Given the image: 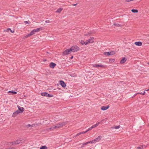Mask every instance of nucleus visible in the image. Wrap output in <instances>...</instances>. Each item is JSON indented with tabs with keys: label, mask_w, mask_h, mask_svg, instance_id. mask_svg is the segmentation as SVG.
Masks as SVG:
<instances>
[{
	"label": "nucleus",
	"mask_w": 149,
	"mask_h": 149,
	"mask_svg": "<svg viewBox=\"0 0 149 149\" xmlns=\"http://www.w3.org/2000/svg\"><path fill=\"white\" fill-rule=\"evenodd\" d=\"M134 44L138 46H141L142 45V43L141 42H136L134 43Z\"/></svg>",
	"instance_id": "14"
},
{
	"label": "nucleus",
	"mask_w": 149,
	"mask_h": 149,
	"mask_svg": "<svg viewBox=\"0 0 149 149\" xmlns=\"http://www.w3.org/2000/svg\"><path fill=\"white\" fill-rule=\"evenodd\" d=\"M52 96H53L52 95H50L49 94H48L47 93V97H52Z\"/></svg>",
	"instance_id": "34"
},
{
	"label": "nucleus",
	"mask_w": 149,
	"mask_h": 149,
	"mask_svg": "<svg viewBox=\"0 0 149 149\" xmlns=\"http://www.w3.org/2000/svg\"><path fill=\"white\" fill-rule=\"evenodd\" d=\"M93 67H96L98 68L99 67H100L101 68H105L106 67V66L105 65H102L101 64H96L94 65H93Z\"/></svg>",
	"instance_id": "6"
},
{
	"label": "nucleus",
	"mask_w": 149,
	"mask_h": 149,
	"mask_svg": "<svg viewBox=\"0 0 149 149\" xmlns=\"http://www.w3.org/2000/svg\"><path fill=\"white\" fill-rule=\"evenodd\" d=\"M145 91H149V88L148 89V90H145Z\"/></svg>",
	"instance_id": "45"
},
{
	"label": "nucleus",
	"mask_w": 149,
	"mask_h": 149,
	"mask_svg": "<svg viewBox=\"0 0 149 149\" xmlns=\"http://www.w3.org/2000/svg\"><path fill=\"white\" fill-rule=\"evenodd\" d=\"M86 133V132L85 131L83 132H80L78 133L76 135V136H79L80 134H84Z\"/></svg>",
	"instance_id": "18"
},
{
	"label": "nucleus",
	"mask_w": 149,
	"mask_h": 149,
	"mask_svg": "<svg viewBox=\"0 0 149 149\" xmlns=\"http://www.w3.org/2000/svg\"><path fill=\"white\" fill-rule=\"evenodd\" d=\"M24 23H25V24H30L31 22H29L27 21H25L24 22Z\"/></svg>",
	"instance_id": "25"
},
{
	"label": "nucleus",
	"mask_w": 149,
	"mask_h": 149,
	"mask_svg": "<svg viewBox=\"0 0 149 149\" xmlns=\"http://www.w3.org/2000/svg\"><path fill=\"white\" fill-rule=\"evenodd\" d=\"M92 128H91V127H90V128H89L88 130H87L86 131V133L87 132H88V131H89V130H91L92 129Z\"/></svg>",
	"instance_id": "33"
},
{
	"label": "nucleus",
	"mask_w": 149,
	"mask_h": 149,
	"mask_svg": "<svg viewBox=\"0 0 149 149\" xmlns=\"http://www.w3.org/2000/svg\"><path fill=\"white\" fill-rule=\"evenodd\" d=\"M73 58V56H72L71 57V59H72V58Z\"/></svg>",
	"instance_id": "47"
},
{
	"label": "nucleus",
	"mask_w": 149,
	"mask_h": 149,
	"mask_svg": "<svg viewBox=\"0 0 149 149\" xmlns=\"http://www.w3.org/2000/svg\"><path fill=\"white\" fill-rule=\"evenodd\" d=\"M101 139V136H98L97 138L94 139L95 141V142H98L100 141Z\"/></svg>",
	"instance_id": "15"
},
{
	"label": "nucleus",
	"mask_w": 149,
	"mask_h": 149,
	"mask_svg": "<svg viewBox=\"0 0 149 149\" xmlns=\"http://www.w3.org/2000/svg\"><path fill=\"white\" fill-rule=\"evenodd\" d=\"M89 143H95V141L94 140H93L92 141H88Z\"/></svg>",
	"instance_id": "29"
},
{
	"label": "nucleus",
	"mask_w": 149,
	"mask_h": 149,
	"mask_svg": "<svg viewBox=\"0 0 149 149\" xmlns=\"http://www.w3.org/2000/svg\"><path fill=\"white\" fill-rule=\"evenodd\" d=\"M27 126L28 127H32V126L31 125L29 124L27 125Z\"/></svg>",
	"instance_id": "42"
},
{
	"label": "nucleus",
	"mask_w": 149,
	"mask_h": 149,
	"mask_svg": "<svg viewBox=\"0 0 149 149\" xmlns=\"http://www.w3.org/2000/svg\"><path fill=\"white\" fill-rule=\"evenodd\" d=\"M109 107V105L107 106L106 107L105 106H102L101 107V109L102 110H105L107 109H108Z\"/></svg>",
	"instance_id": "11"
},
{
	"label": "nucleus",
	"mask_w": 149,
	"mask_h": 149,
	"mask_svg": "<svg viewBox=\"0 0 149 149\" xmlns=\"http://www.w3.org/2000/svg\"><path fill=\"white\" fill-rule=\"evenodd\" d=\"M131 11L132 12L134 13H137L138 12V10L136 9H132V10Z\"/></svg>",
	"instance_id": "23"
},
{
	"label": "nucleus",
	"mask_w": 149,
	"mask_h": 149,
	"mask_svg": "<svg viewBox=\"0 0 149 149\" xmlns=\"http://www.w3.org/2000/svg\"><path fill=\"white\" fill-rule=\"evenodd\" d=\"M72 52H77L79 50V48L77 46H73L70 48Z\"/></svg>",
	"instance_id": "4"
},
{
	"label": "nucleus",
	"mask_w": 149,
	"mask_h": 149,
	"mask_svg": "<svg viewBox=\"0 0 149 149\" xmlns=\"http://www.w3.org/2000/svg\"><path fill=\"white\" fill-rule=\"evenodd\" d=\"M148 64H149V63H148Z\"/></svg>",
	"instance_id": "49"
},
{
	"label": "nucleus",
	"mask_w": 149,
	"mask_h": 149,
	"mask_svg": "<svg viewBox=\"0 0 149 149\" xmlns=\"http://www.w3.org/2000/svg\"><path fill=\"white\" fill-rule=\"evenodd\" d=\"M5 149H14V148H6Z\"/></svg>",
	"instance_id": "41"
},
{
	"label": "nucleus",
	"mask_w": 149,
	"mask_h": 149,
	"mask_svg": "<svg viewBox=\"0 0 149 149\" xmlns=\"http://www.w3.org/2000/svg\"><path fill=\"white\" fill-rule=\"evenodd\" d=\"M62 9H63L62 8H59L57 10V11H56V12L60 13L61 12Z\"/></svg>",
	"instance_id": "22"
},
{
	"label": "nucleus",
	"mask_w": 149,
	"mask_h": 149,
	"mask_svg": "<svg viewBox=\"0 0 149 149\" xmlns=\"http://www.w3.org/2000/svg\"><path fill=\"white\" fill-rule=\"evenodd\" d=\"M40 149H47V148L46 146H43L41 147Z\"/></svg>",
	"instance_id": "21"
},
{
	"label": "nucleus",
	"mask_w": 149,
	"mask_h": 149,
	"mask_svg": "<svg viewBox=\"0 0 149 149\" xmlns=\"http://www.w3.org/2000/svg\"><path fill=\"white\" fill-rule=\"evenodd\" d=\"M120 127V125H118L114 127V128L116 129H118Z\"/></svg>",
	"instance_id": "31"
},
{
	"label": "nucleus",
	"mask_w": 149,
	"mask_h": 149,
	"mask_svg": "<svg viewBox=\"0 0 149 149\" xmlns=\"http://www.w3.org/2000/svg\"><path fill=\"white\" fill-rule=\"evenodd\" d=\"M127 60L125 57L123 58L120 61V63L123 64L125 63L126 61Z\"/></svg>",
	"instance_id": "13"
},
{
	"label": "nucleus",
	"mask_w": 149,
	"mask_h": 149,
	"mask_svg": "<svg viewBox=\"0 0 149 149\" xmlns=\"http://www.w3.org/2000/svg\"><path fill=\"white\" fill-rule=\"evenodd\" d=\"M54 120H56L55 119V117H54Z\"/></svg>",
	"instance_id": "48"
},
{
	"label": "nucleus",
	"mask_w": 149,
	"mask_h": 149,
	"mask_svg": "<svg viewBox=\"0 0 149 149\" xmlns=\"http://www.w3.org/2000/svg\"><path fill=\"white\" fill-rule=\"evenodd\" d=\"M82 44V45H85V42L84 41H83V40H81V42H80Z\"/></svg>",
	"instance_id": "28"
},
{
	"label": "nucleus",
	"mask_w": 149,
	"mask_h": 149,
	"mask_svg": "<svg viewBox=\"0 0 149 149\" xmlns=\"http://www.w3.org/2000/svg\"><path fill=\"white\" fill-rule=\"evenodd\" d=\"M142 146L143 147V148H145L146 147V146L144 145H142Z\"/></svg>",
	"instance_id": "43"
},
{
	"label": "nucleus",
	"mask_w": 149,
	"mask_h": 149,
	"mask_svg": "<svg viewBox=\"0 0 149 149\" xmlns=\"http://www.w3.org/2000/svg\"><path fill=\"white\" fill-rule=\"evenodd\" d=\"M56 65V64L53 62L51 63L49 65V67L52 68H54Z\"/></svg>",
	"instance_id": "9"
},
{
	"label": "nucleus",
	"mask_w": 149,
	"mask_h": 149,
	"mask_svg": "<svg viewBox=\"0 0 149 149\" xmlns=\"http://www.w3.org/2000/svg\"><path fill=\"white\" fill-rule=\"evenodd\" d=\"M17 107L18 108L19 110L22 113L23 112V111H24V109L23 107H21L19 106H17Z\"/></svg>",
	"instance_id": "12"
},
{
	"label": "nucleus",
	"mask_w": 149,
	"mask_h": 149,
	"mask_svg": "<svg viewBox=\"0 0 149 149\" xmlns=\"http://www.w3.org/2000/svg\"><path fill=\"white\" fill-rule=\"evenodd\" d=\"M103 120H101L100 122H97L96 123V124H97V126H98L99 124H100L101 122H102Z\"/></svg>",
	"instance_id": "35"
},
{
	"label": "nucleus",
	"mask_w": 149,
	"mask_h": 149,
	"mask_svg": "<svg viewBox=\"0 0 149 149\" xmlns=\"http://www.w3.org/2000/svg\"><path fill=\"white\" fill-rule=\"evenodd\" d=\"M115 61V60L114 59H109V62H113Z\"/></svg>",
	"instance_id": "30"
},
{
	"label": "nucleus",
	"mask_w": 149,
	"mask_h": 149,
	"mask_svg": "<svg viewBox=\"0 0 149 149\" xmlns=\"http://www.w3.org/2000/svg\"><path fill=\"white\" fill-rule=\"evenodd\" d=\"M134 0H126L125 1L126 2H129Z\"/></svg>",
	"instance_id": "38"
},
{
	"label": "nucleus",
	"mask_w": 149,
	"mask_h": 149,
	"mask_svg": "<svg viewBox=\"0 0 149 149\" xmlns=\"http://www.w3.org/2000/svg\"><path fill=\"white\" fill-rule=\"evenodd\" d=\"M113 25L116 26L117 27H121V25L120 24H118L117 23H114L113 24Z\"/></svg>",
	"instance_id": "16"
},
{
	"label": "nucleus",
	"mask_w": 149,
	"mask_h": 149,
	"mask_svg": "<svg viewBox=\"0 0 149 149\" xmlns=\"http://www.w3.org/2000/svg\"><path fill=\"white\" fill-rule=\"evenodd\" d=\"M85 42V45H87L88 44V43H89V42H88V40H86V42Z\"/></svg>",
	"instance_id": "36"
},
{
	"label": "nucleus",
	"mask_w": 149,
	"mask_h": 149,
	"mask_svg": "<svg viewBox=\"0 0 149 149\" xmlns=\"http://www.w3.org/2000/svg\"><path fill=\"white\" fill-rule=\"evenodd\" d=\"M66 123L65 122L60 123L57 124L56 125L53 126L49 128V130H53L55 129L59 128L62 127L65 125Z\"/></svg>",
	"instance_id": "1"
},
{
	"label": "nucleus",
	"mask_w": 149,
	"mask_h": 149,
	"mask_svg": "<svg viewBox=\"0 0 149 149\" xmlns=\"http://www.w3.org/2000/svg\"><path fill=\"white\" fill-rule=\"evenodd\" d=\"M84 147V145H82L81 146V148H83Z\"/></svg>",
	"instance_id": "46"
},
{
	"label": "nucleus",
	"mask_w": 149,
	"mask_h": 149,
	"mask_svg": "<svg viewBox=\"0 0 149 149\" xmlns=\"http://www.w3.org/2000/svg\"><path fill=\"white\" fill-rule=\"evenodd\" d=\"M137 148L139 149L143 148V147L142 146V145H141L138 147Z\"/></svg>",
	"instance_id": "32"
},
{
	"label": "nucleus",
	"mask_w": 149,
	"mask_h": 149,
	"mask_svg": "<svg viewBox=\"0 0 149 149\" xmlns=\"http://www.w3.org/2000/svg\"><path fill=\"white\" fill-rule=\"evenodd\" d=\"M23 139H22L20 138L18 139L16 141H14L10 143V144L12 145H17L20 143H21L23 141Z\"/></svg>",
	"instance_id": "3"
},
{
	"label": "nucleus",
	"mask_w": 149,
	"mask_h": 149,
	"mask_svg": "<svg viewBox=\"0 0 149 149\" xmlns=\"http://www.w3.org/2000/svg\"><path fill=\"white\" fill-rule=\"evenodd\" d=\"M73 6H76L77 5V3L73 4L72 5Z\"/></svg>",
	"instance_id": "44"
},
{
	"label": "nucleus",
	"mask_w": 149,
	"mask_h": 149,
	"mask_svg": "<svg viewBox=\"0 0 149 149\" xmlns=\"http://www.w3.org/2000/svg\"><path fill=\"white\" fill-rule=\"evenodd\" d=\"M89 43H93L94 42V38H91L88 40Z\"/></svg>",
	"instance_id": "17"
},
{
	"label": "nucleus",
	"mask_w": 149,
	"mask_h": 149,
	"mask_svg": "<svg viewBox=\"0 0 149 149\" xmlns=\"http://www.w3.org/2000/svg\"><path fill=\"white\" fill-rule=\"evenodd\" d=\"M93 33V32H90L89 33H87V34H85L84 35V36H89V35H90L91 34H92Z\"/></svg>",
	"instance_id": "27"
},
{
	"label": "nucleus",
	"mask_w": 149,
	"mask_h": 149,
	"mask_svg": "<svg viewBox=\"0 0 149 149\" xmlns=\"http://www.w3.org/2000/svg\"><path fill=\"white\" fill-rule=\"evenodd\" d=\"M72 52L71 49L66 50L63 52V55H65L70 53Z\"/></svg>",
	"instance_id": "5"
},
{
	"label": "nucleus",
	"mask_w": 149,
	"mask_h": 149,
	"mask_svg": "<svg viewBox=\"0 0 149 149\" xmlns=\"http://www.w3.org/2000/svg\"><path fill=\"white\" fill-rule=\"evenodd\" d=\"M42 29V28L41 27L34 29L31 31L29 34L27 35L26 36V37H30L34 34L35 33L37 32L40 31Z\"/></svg>",
	"instance_id": "2"
},
{
	"label": "nucleus",
	"mask_w": 149,
	"mask_h": 149,
	"mask_svg": "<svg viewBox=\"0 0 149 149\" xmlns=\"http://www.w3.org/2000/svg\"><path fill=\"white\" fill-rule=\"evenodd\" d=\"M60 84L61 86L63 87H65L66 86V84L63 81H60Z\"/></svg>",
	"instance_id": "10"
},
{
	"label": "nucleus",
	"mask_w": 149,
	"mask_h": 149,
	"mask_svg": "<svg viewBox=\"0 0 149 149\" xmlns=\"http://www.w3.org/2000/svg\"><path fill=\"white\" fill-rule=\"evenodd\" d=\"M88 143H89V142H86V143H82V145H86L88 144Z\"/></svg>",
	"instance_id": "37"
},
{
	"label": "nucleus",
	"mask_w": 149,
	"mask_h": 149,
	"mask_svg": "<svg viewBox=\"0 0 149 149\" xmlns=\"http://www.w3.org/2000/svg\"><path fill=\"white\" fill-rule=\"evenodd\" d=\"M21 113H22L19 110V109L17 110L13 113L12 115V116L13 117H15L17 115Z\"/></svg>",
	"instance_id": "7"
},
{
	"label": "nucleus",
	"mask_w": 149,
	"mask_h": 149,
	"mask_svg": "<svg viewBox=\"0 0 149 149\" xmlns=\"http://www.w3.org/2000/svg\"><path fill=\"white\" fill-rule=\"evenodd\" d=\"M145 94V92L144 91L143 93H136V94L135 96H136L137 94H141L142 95H144Z\"/></svg>",
	"instance_id": "26"
},
{
	"label": "nucleus",
	"mask_w": 149,
	"mask_h": 149,
	"mask_svg": "<svg viewBox=\"0 0 149 149\" xmlns=\"http://www.w3.org/2000/svg\"><path fill=\"white\" fill-rule=\"evenodd\" d=\"M114 54V52L113 51L104 52V54L106 56L112 55H113Z\"/></svg>",
	"instance_id": "8"
},
{
	"label": "nucleus",
	"mask_w": 149,
	"mask_h": 149,
	"mask_svg": "<svg viewBox=\"0 0 149 149\" xmlns=\"http://www.w3.org/2000/svg\"><path fill=\"white\" fill-rule=\"evenodd\" d=\"M47 93H41L42 96H47Z\"/></svg>",
	"instance_id": "20"
},
{
	"label": "nucleus",
	"mask_w": 149,
	"mask_h": 149,
	"mask_svg": "<svg viewBox=\"0 0 149 149\" xmlns=\"http://www.w3.org/2000/svg\"><path fill=\"white\" fill-rule=\"evenodd\" d=\"M97 126H98L97 125V124L96 123V124L92 125V127H91L92 128V129H93L94 128L97 127Z\"/></svg>",
	"instance_id": "24"
},
{
	"label": "nucleus",
	"mask_w": 149,
	"mask_h": 149,
	"mask_svg": "<svg viewBox=\"0 0 149 149\" xmlns=\"http://www.w3.org/2000/svg\"><path fill=\"white\" fill-rule=\"evenodd\" d=\"M8 93H13V94H16L17 93V92L12 91H9L8 92Z\"/></svg>",
	"instance_id": "19"
},
{
	"label": "nucleus",
	"mask_w": 149,
	"mask_h": 149,
	"mask_svg": "<svg viewBox=\"0 0 149 149\" xmlns=\"http://www.w3.org/2000/svg\"><path fill=\"white\" fill-rule=\"evenodd\" d=\"M45 22L47 23H49L50 22V21L49 20H47L45 21Z\"/></svg>",
	"instance_id": "40"
},
{
	"label": "nucleus",
	"mask_w": 149,
	"mask_h": 149,
	"mask_svg": "<svg viewBox=\"0 0 149 149\" xmlns=\"http://www.w3.org/2000/svg\"><path fill=\"white\" fill-rule=\"evenodd\" d=\"M7 31H8L9 30H10V31L11 32H12V33H13L14 31H13V32L12 30H11V29H10V28H8L7 29Z\"/></svg>",
	"instance_id": "39"
}]
</instances>
